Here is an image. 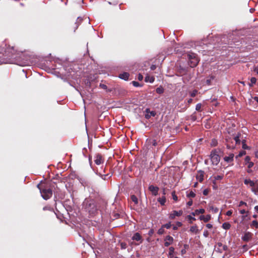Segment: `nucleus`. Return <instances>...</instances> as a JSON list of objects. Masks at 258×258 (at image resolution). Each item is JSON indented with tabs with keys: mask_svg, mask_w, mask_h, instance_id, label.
<instances>
[{
	"mask_svg": "<svg viewBox=\"0 0 258 258\" xmlns=\"http://www.w3.org/2000/svg\"><path fill=\"white\" fill-rule=\"evenodd\" d=\"M83 207L91 216H94L97 212L96 203L93 200L85 199L83 204Z\"/></svg>",
	"mask_w": 258,
	"mask_h": 258,
	"instance_id": "nucleus-1",
	"label": "nucleus"
},
{
	"mask_svg": "<svg viewBox=\"0 0 258 258\" xmlns=\"http://www.w3.org/2000/svg\"><path fill=\"white\" fill-rule=\"evenodd\" d=\"M39 188L42 197L45 200L50 199L52 195V191L51 189L47 187H42L40 184L37 185Z\"/></svg>",
	"mask_w": 258,
	"mask_h": 258,
	"instance_id": "nucleus-2",
	"label": "nucleus"
},
{
	"mask_svg": "<svg viewBox=\"0 0 258 258\" xmlns=\"http://www.w3.org/2000/svg\"><path fill=\"white\" fill-rule=\"evenodd\" d=\"M188 64L191 68L196 67L199 63V59L196 54L190 53L188 54Z\"/></svg>",
	"mask_w": 258,
	"mask_h": 258,
	"instance_id": "nucleus-3",
	"label": "nucleus"
},
{
	"mask_svg": "<svg viewBox=\"0 0 258 258\" xmlns=\"http://www.w3.org/2000/svg\"><path fill=\"white\" fill-rule=\"evenodd\" d=\"M219 151L217 149L212 150L210 154V159L213 165H217L220 160V157L218 154Z\"/></svg>",
	"mask_w": 258,
	"mask_h": 258,
	"instance_id": "nucleus-4",
	"label": "nucleus"
},
{
	"mask_svg": "<svg viewBox=\"0 0 258 258\" xmlns=\"http://www.w3.org/2000/svg\"><path fill=\"white\" fill-rule=\"evenodd\" d=\"M253 235V234L250 232H245L244 233V235L242 236L241 239L243 241L247 242L252 239Z\"/></svg>",
	"mask_w": 258,
	"mask_h": 258,
	"instance_id": "nucleus-5",
	"label": "nucleus"
},
{
	"mask_svg": "<svg viewBox=\"0 0 258 258\" xmlns=\"http://www.w3.org/2000/svg\"><path fill=\"white\" fill-rule=\"evenodd\" d=\"M226 147L229 149H233L235 148V144L233 139L231 138H227L226 139Z\"/></svg>",
	"mask_w": 258,
	"mask_h": 258,
	"instance_id": "nucleus-6",
	"label": "nucleus"
},
{
	"mask_svg": "<svg viewBox=\"0 0 258 258\" xmlns=\"http://www.w3.org/2000/svg\"><path fill=\"white\" fill-rule=\"evenodd\" d=\"M94 162L97 165H100L104 162V159L101 154L97 153L94 157Z\"/></svg>",
	"mask_w": 258,
	"mask_h": 258,
	"instance_id": "nucleus-7",
	"label": "nucleus"
},
{
	"mask_svg": "<svg viewBox=\"0 0 258 258\" xmlns=\"http://www.w3.org/2000/svg\"><path fill=\"white\" fill-rule=\"evenodd\" d=\"M182 214L183 211L181 210L178 211L174 210L170 214L169 217L170 219H174L176 216L179 217L181 216Z\"/></svg>",
	"mask_w": 258,
	"mask_h": 258,
	"instance_id": "nucleus-8",
	"label": "nucleus"
},
{
	"mask_svg": "<svg viewBox=\"0 0 258 258\" xmlns=\"http://www.w3.org/2000/svg\"><path fill=\"white\" fill-rule=\"evenodd\" d=\"M173 240V238L172 236L170 235L166 236V237L165 238V246L168 247V246H169L170 244L172 243Z\"/></svg>",
	"mask_w": 258,
	"mask_h": 258,
	"instance_id": "nucleus-9",
	"label": "nucleus"
},
{
	"mask_svg": "<svg viewBox=\"0 0 258 258\" xmlns=\"http://www.w3.org/2000/svg\"><path fill=\"white\" fill-rule=\"evenodd\" d=\"M149 190L152 192L154 196H157L158 194L159 187L151 185L149 186Z\"/></svg>",
	"mask_w": 258,
	"mask_h": 258,
	"instance_id": "nucleus-10",
	"label": "nucleus"
},
{
	"mask_svg": "<svg viewBox=\"0 0 258 258\" xmlns=\"http://www.w3.org/2000/svg\"><path fill=\"white\" fill-rule=\"evenodd\" d=\"M132 239L133 240L140 241V243H142L143 241L142 237L141 235V234L138 232H136L134 234V235L132 237Z\"/></svg>",
	"mask_w": 258,
	"mask_h": 258,
	"instance_id": "nucleus-11",
	"label": "nucleus"
},
{
	"mask_svg": "<svg viewBox=\"0 0 258 258\" xmlns=\"http://www.w3.org/2000/svg\"><path fill=\"white\" fill-rule=\"evenodd\" d=\"M122 164V162H121V163L118 162L117 165L113 168V172L114 173H117L119 174H120V173L122 171V170L121 169H120V168L122 166V165H121Z\"/></svg>",
	"mask_w": 258,
	"mask_h": 258,
	"instance_id": "nucleus-12",
	"label": "nucleus"
},
{
	"mask_svg": "<svg viewBox=\"0 0 258 258\" xmlns=\"http://www.w3.org/2000/svg\"><path fill=\"white\" fill-rule=\"evenodd\" d=\"M204 172L202 170L198 171L196 178L200 182H202L204 180Z\"/></svg>",
	"mask_w": 258,
	"mask_h": 258,
	"instance_id": "nucleus-13",
	"label": "nucleus"
},
{
	"mask_svg": "<svg viewBox=\"0 0 258 258\" xmlns=\"http://www.w3.org/2000/svg\"><path fill=\"white\" fill-rule=\"evenodd\" d=\"M146 114H145V118L147 119H149L151 116H154L156 115V113L155 111H150L149 109H146Z\"/></svg>",
	"mask_w": 258,
	"mask_h": 258,
	"instance_id": "nucleus-14",
	"label": "nucleus"
},
{
	"mask_svg": "<svg viewBox=\"0 0 258 258\" xmlns=\"http://www.w3.org/2000/svg\"><path fill=\"white\" fill-rule=\"evenodd\" d=\"M234 155L233 153L230 154L228 156H225L224 160L227 163L231 162L233 161Z\"/></svg>",
	"mask_w": 258,
	"mask_h": 258,
	"instance_id": "nucleus-15",
	"label": "nucleus"
},
{
	"mask_svg": "<svg viewBox=\"0 0 258 258\" xmlns=\"http://www.w3.org/2000/svg\"><path fill=\"white\" fill-rule=\"evenodd\" d=\"M205 212V210L204 209H197L191 213V215L193 216L198 215L200 214H204Z\"/></svg>",
	"mask_w": 258,
	"mask_h": 258,
	"instance_id": "nucleus-16",
	"label": "nucleus"
},
{
	"mask_svg": "<svg viewBox=\"0 0 258 258\" xmlns=\"http://www.w3.org/2000/svg\"><path fill=\"white\" fill-rule=\"evenodd\" d=\"M119 78L124 80H127L129 77V74L127 73L124 72L123 73H121L119 74Z\"/></svg>",
	"mask_w": 258,
	"mask_h": 258,
	"instance_id": "nucleus-17",
	"label": "nucleus"
},
{
	"mask_svg": "<svg viewBox=\"0 0 258 258\" xmlns=\"http://www.w3.org/2000/svg\"><path fill=\"white\" fill-rule=\"evenodd\" d=\"M244 183L246 185L249 184L251 187H253L255 185V182L250 179H245L244 180Z\"/></svg>",
	"mask_w": 258,
	"mask_h": 258,
	"instance_id": "nucleus-18",
	"label": "nucleus"
},
{
	"mask_svg": "<svg viewBox=\"0 0 258 258\" xmlns=\"http://www.w3.org/2000/svg\"><path fill=\"white\" fill-rule=\"evenodd\" d=\"M155 80V78L153 76H146L145 78L146 82L153 83Z\"/></svg>",
	"mask_w": 258,
	"mask_h": 258,
	"instance_id": "nucleus-19",
	"label": "nucleus"
},
{
	"mask_svg": "<svg viewBox=\"0 0 258 258\" xmlns=\"http://www.w3.org/2000/svg\"><path fill=\"white\" fill-rule=\"evenodd\" d=\"M158 201L162 206H164L166 203V199L165 196H163L162 198H160L158 199Z\"/></svg>",
	"mask_w": 258,
	"mask_h": 258,
	"instance_id": "nucleus-20",
	"label": "nucleus"
},
{
	"mask_svg": "<svg viewBox=\"0 0 258 258\" xmlns=\"http://www.w3.org/2000/svg\"><path fill=\"white\" fill-rule=\"evenodd\" d=\"M189 230L191 232H194L195 233H198L199 232L198 227L196 225L191 226Z\"/></svg>",
	"mask_w": 258,
	"mask_h": 258,
	"instance_id": "nucleus-21",
	"label": "nucleus"
},
{
	"mask_svg": "<svg viewBox=\"0 0 258 258\" xmlns=\"http://www.w3.org/2000/svg\"><path fill=\"white\" fill-rule=\"evenodd\" d=\"M222 227L223 229H224L225 230H228L230 228L231 225L230 223H229L228 222H225V223H223Z\"/></svg>",
	"mask_w": 258,
	"mask_h": 258,
	"instance_id": "nucleus-22",
	"label": "nucleus"
},
{
	"mask_svg": "<svg viewBox=\"0 0 258 258\" xmlns=\"http://www.w3.org/2000/svg\"><path fill=\"white\" fill-rule=\"evenodd\" d=\"M119 189L121 190V191L126 192H127V187L125 186V185L123 184H121V185L119 186Z\"/></svg>",
	"mask_w": 258,
	"mask_h": 258,
	"instance_id": "nucleus-23",
	"label": "nucleus"
},
{
	"mask_svg": "<svg viewBox=\"0 0 258 258\" xmlns=\"http://www.w3.org/2000/svg\"><path fill=\"white\" fill-rule=\"evenodd\" d=\"M164 91V89L163 88V87H162V86H160V87H158L157 88H156V93L159 94L163 93Z\"/></svg>",
	"mask_w": 258,
	"mask_h": 258,
	"instance_id": "nucleus-24",
	"label": "nucleus"
},
{
	"mask_svg": "<svg viewBox=\"0 0 258 258\" xmlns=\"http://www.w3.org/2000/svg\"><path fill=\"white\" fill-rule=\"evenodd\" d=\"M186 218L188 219L189 223L190 224H192L193 221L196 220V219L194 217L192 216L191 215H187L186 216Z\"/></svg>",
	"mask_w": 258,
	"mask_h": 258,
	"instance_id": "nucleus-25",
	"label": "nucleus"
},
{
	"mask_svg": "<svg viewBox=\"0 0 258 258\" xmlns=\"http://www.w3.org/2000/svg\"><path fill=\"white\" fill-rule=\"evenodd\" d=\"M233 139L234 141V144H235V146L237 144H240V140L239 139V135H238L237 136L235 137Z\"/></svg>",
	"mask_w": 258,
	"mask_h": 258,
	"instance_id": "nucleus-26",
	"label": "nucleus"
},
{
	"mask_svg": "<svg viewBox=\"0 0 258 258\" xmlns=\"http://www.w3.org/2000/svg\"><path fill=\"white\" fill-rule=\"evenodd\" d=\"M131 199L135 205H137L138 204V199L137 197L135 195H132L131 197Z\"/></svg>",
	"mask_w": 258,
	"mask_h": 258,
	"instance_id": "nucleus-27",
	"label": "nucleus"
},
{
	"mask_svg": "<svg viewBox=\"0 0 258 258\" xmlns=\"http://www.w3.org/2000/svg\"><path fill=\"white\" fill-rule=\"evenodd\" d=\"M43 210L44 211H45V210H47V211H49L52 213H54V210H53V209L50 206H45L44 207H43Z\"/></svg>",
	"mask_w": 258,
	"mask_h": 258,
	"instance_id": "nucleus-28",
	"label": "nucleus"
},
{
	"mask_svg": "<svg viewBox=\"0 0 258 258\" xmlns=\"http://www.w3.org/2000/svg\"><path fill=\"white\" fill-rule=\"evenodd\" d=\"M250 83H248V85L250 87H252L253 84H255L256 82V79L255 77H252L250 79Z\"/></svg>",
	"mask_w": 258,
	"mask_h": 258,
	"instance_id": "nucleus-29",
	"label": "nucleus"
},
{
	"mask_svg": "<svg viewBox=\"0 0 258 258\" xmlns=\"http://www.w3.org/2000/svg\"><path fill=\"white\" fill-rule=\"evenodd\" d=\"M174 251V248L173 247H170L169 248V255L171 258L173 257V254Z\"/></svg>",
	"mask_w": 258,
	"mask_h": 258,
	"instance_id": "nucleus-30",
	"label": "nucleus"
},
{
	"mask_svg": "<svg viewBox=\"0 0 258 258\" xmlns=\"http://www.w3.org/2000/svg\"><path fill=\"white\" fill-rule=\"evenodd\" d=\"M209 209H210V211H213L215 213H217L218 212V211H219V209L218 208L214 207L213 206H210Z\"/></svg>",
	"mask_w": 258,
	"mask_h": 258,
	"instance_id": "nucleus-31",
	"label": "nucleus"
},
{
	"mask_svg": "<svg viewBox=\"0 0 258 258\" xmlns=\"http://www.w3.org/2000/svg\"><path fill=\"white\" fill-rule=\"evenodd\" d=\"M250 226H251V227H254L256 229H257L258 228V221H257L256 220H253Z\"/></svg>",
	"mask_w": 258,
	"mask_h": 258,
	"instance_id": "nucleus-32",
	"label": "nucleus"
},
{
	"mask_svg": "<svg viewBox=\"0 0 258 258\" xmlns=\"http://www.w3.org/2000/svg\"><path fill=\"white\" fill-rule=\"evenodd\" d=\"M187 197V198H195L196 197V194L192 191H190V192L189 194H187V195H186Z\"/></svg>",
	"mask_w": 258,
	"mask_h": 258,
	"instance_id": "nucleus-33",
	"label": "nucleus"
},
{
	"mask_svg": "<svg viewBox=\"0 0 258 258\" xmlns=\"http://www.w3.org/2000/svg\"><path fill=\"white\" fill-rule=\"evenodd\" d=\"M198 93V91L196 89L194 90L191 92L190 93V95L192 97H195Z\"/></svg>",
	"mask_w": 258,
	"mask_h": 258,
	"instance_id": "nucleus-34",
	"label": "nucleus"
},
{
	"mask_svg": "<svg viewBox=\"0 0 258 258\" xmlns=\"http://www.w3.org/2000/svg\"><path fill=\"white\" fill-rule=\"evenodd\" d=\"M211 219V216L210 215H207L206 216H205L204 220V222L206 223L208 222Z\"/></svg>",
	"mask_w": 258,
	"mask_h": 258,
	"instance_id": "nucleus-35",
	"label": "nucleus"
},
{
	"mask_svg": "<svg viewBox=\"0 0 258 258\" xmlns=\"http://www.w3.org/2000/svg\"><path fill=\"white\" fill-rule=\"evenodd\" d=\"M202 104L201 103H198L197 105H196V110L198 111H202Z\"/></svg>",
	"mask_w": 258,
	"mask_h": 258,
	"instance_id": "nucleus-36",
	"label": "nucleus"
},
{
	"mask_svg": "<svg viewBox=\"0 0 258 258\" xmlns=\"http://www.w3.org/2000/svg\"><path fill=\"white\" fill-rule=\"evenodd\" d=\"M172 196L174 201H175V202L178 201V197L175 194V191H173L172 192Z\"/></svg>",
	"mask_w": 258,
	"mask_h": 258,
	"instance_id": "nucleus-37",
	"label": "nucleus"
},
{
	"mask_svg": "<svg viewBox=\"0 0 258 258\" xmlns=\"http://www.w3.org/2000/svg\"><path fill=\"white\" fill-rule=\"evenodd\" d=\"M101 176L102 178L104 180L107 179L108 178H110L111 176V175H109V174H106L104 175L101 174Z\"/></svg>",
	"mask_w": 258,
	"mask_h": 258,
	"instance_id": "nucleus-38",
	"label": "nucleus"
},
{
	"mask_svg": "<svg viewBox=\"0 0 258 258\" xmlns=\"http://www.w3.org/2000/svg\"><path fill=\"white\" fill-rule=\"evenodd\" d=\"M162 226L163 228H166V229H169L171 226V222H169L168 223L164 224Z\"/></svg>",
	"mask_w": 258,
	"mask_h": 258,
	"instance_id": "nucleus-39",
	"label": "nucleus"
},
{
	"mask_svg": "<svg viewBox=\"0 0 258 258\" xmlns=\"http://www.w3.org/2000/svg\"><path fill=\"white\" fill-rule=\"evenodd\" d=\"M132 83L134 85V86L136 87L142 86V85L140 84L139 83L136 81H133Z\"/></svg>",
	"mask_w": 258,
	"mask_h": 258,
	"instance_id": "nucleus-40",
	"label": "nucleus"
},
{
	"mask_svg": "<svg viewBox=\"0 0 258 258\" xmlns=\"http://www.w3.org/2000/svg\"><path fill=\"white\" fill-rule=\"evenodd\" d=\"M242 148L243 149H249L248 146H247L246 145V144H245V140H243L242 141Z\"/></svg>",
	"mask_w": 258,
	"mask_h": 258,
	"instance_id": "nucleus-41",
	"label": "nucleus"
},
{
	"mask_svg": "<svg viewBox=\"0 0 258 258\" xmlns=\"http://www.w3.org/2000/svg\"><path fill=\"white\" fill-rule=\"evenodd\" d=\"M164 232H165V231H164V228H163L162 226L161 228H160L158 230L157 233L159 235H162V234H163L164 233Z\"/></svg>",
	"mask_w": 258,
	"mask_h": 258,
	"instance_id": "nucleus-42",
	"label": "nucleus"
},
{
	"mask_svg": "<svg viewBox=\"0 0 258 258\" xmlns=\"http://www.w3.org/2000/svg\"><path fill=\"white\" fill-rule=\"evenodd\" d=\"M245 154L246 152L244 151H242L239 153L238 155L236 157V158H237L238 157H241Z\"/></svg>",
	"mask_w": 258,
	"mask_h": 258,
	"instance_id": "nucleus-43",
	"label": "nucleus"
},
{
	"mask_svg": "<svg viewBox=\"0 0 258 258\" xmlns=\"http://www.w3.org/2000/svg\"><path fill=\"white\" fill-rule=\"evenodd\" d=\"M81 20L79 19V18L77 19V22L75 23V26L74 27V31H76V30L78 28L79 26V24L78 23H79L80 21H81Z\"/></svg>",
	"mask_w": 258,
	"mask_h": 258,
	"instance_id": "nucleus-44",
	"label": "nucleus"
},
{
	"mask_svg": "<svg viewBox=\"0 0 258 258\" xmlns=\"http://www.w3.org/2000/svg\"><path fill=\"white\" fill-rule=\"evenodd\" d=\"M223 177V176L222 175H217L214 176V179L217 180H221Z\"/></svg>",
	"mask_w": 258,
	"mask_h": 258,
	"instance_id": "nucleus-45",
	"label": "nucleus"
},
{
	"mask_svg": "<svg viewBox=\"0 0 258 258\" xmlns=\"http://www.w3.org/2000/svg\"><path fill=\"white\" fill-rule=\"evenodd\" d=\"M250 157L248 156H247L245 158V162L246 164L250 162Z\"/></svg>",
	"mask_w": 258,
	"mask_h": 258,
	"instance_id": "nucleus-46",
	"label": "nucleus"
},
{
	"mask_svg": "<svg viewBox=\"0 0 258 258\" xmlns=\"http://www.w3.org/2000/svg\"><path fill=\"white\" fill-rule=\"evenodd\" d=\"M251 191L254 193L256 194L258 192V184L256 185L255 187H252L251 188Z\"/></svg>",
	"mask_w": 258,
	"mask_h": 258,
	"instance_id": "nucleus-47",
	"label": "nucleus"
},
{
	"mask_svg": "<svg viewBox=\"0 0 258 258\" xmlns=\"http://www.w3.org/2000/svg\"><path fill=\"white\" fill-rule=\"evenodd\" d=\"M243 205H245V206H247V204H246V203H245V202H243V201H240V202H239V204L238 206H239V207H241V206H243Z\"/></svg>",
	"mask_w": 258,
	"mask_h": 258,
	"instance_id": "nucleus-48",
	"label": "nucleus"
},
{
	"mask_svg": "<svg viewBox=\"0 0 258 258\" xmlns=\"http://www.w3.org/2000/svg\"><path fill=\"white\" fill-rule=\"evenodd\" d=\"M209 192V190L208 189H205L203 191V195L205 196H207L208 195Z\"/></svg>",
	"mask_w": 258,
	"mask_h": 258,
	"instance_id": "nucleus-49",
	"label": "nucleus"
},
{
	"mask_svg": "<svg viewBox=\"0 0 258 258\" xmlns=\"http://www.w3.org/2000/svg\"><path fill=\"white\" fill-rule=\"evenodd\" d=\"M138 79L139 81H142L143 79V76L141 74H139L138 76Z\"/></svg>",
	"mask_w": 258,
	"mask_h": 258,
	"instance_id": "nucleus-50",
	"label": "nucleus"
},
{
	"mask_svg": "<svg viewBox=\"0 0 258 258\" xmlns=\"http://www.w3.org/2000/svg\"><path fill=\"white\" fill-rule=\"evenodd\" d=\"M232 214V210H229L226 213V215L228 216H231Z\"/></svg>",
	"mask_w": 258,
	"mask_h": 258,
	"instance_id": "nucleus-51",
	"label": "nucleus"
},
{
	"mask_svg": "<svg viewBox=\"0 0 258 258\" xmlns=\"http://www.w3.org/2000/svg\"><path fill=\"white\" fill-rule=\"evenodd\" d=\"M247 164H248L247 167L248 168H251L253 166V165H254V163L252 162H249V163H248Z\"/></svg>",
	"mask_w": 258,
	"mask_h": 258,
	"instance_id": "nucleus-52",
	"label": "nucleus"
},
{
	"mask_svg": "<svg viewBox=\"0 0 258 258\" xmlns=\"http://www.w3.org/2000/svg\"><path fill=\"white\" fill-rule=\"evenodd\" d=\"M217 144V142L216 141L213 140L211 143L212 146H216Z\"/></svg>",
	"mask_w": 258,
	"mask_h": 258,
	"instance_id": "nucleus-53",
	"label": "nucleus"
},
{
	"mask_svg": "<svg viewBox=\"0 0 258 258\" xmlns=\"http://www.w3.org/2000/svg\"><path fill=\"white\" fill-rule=\"evenodd\" d=\"M203 235L206 237H208L209 235V232L207 230L204 231Z\"/></svg>",
	"mask_w": 258,
	"mask_h": 258,
	"instance_id": "nucleus-54",
	"label": "nucleus"
},
{
	"mask_svg": "<svg viewBox=\"0 0 258 258\" xmlns=\"http://www.w3.org/2000/svg\"><path fill=\"white\" fill-rule=\"evenodd\" d=\"M193 204V202L192 200H190L187 203V205L188 206H191Z\"/></svg>",
	"mask_w": 258,
	"mask_h": 258,
	"instance_id": "nucleus-55",
	"label": "nucleus"
},
{
	"mask_svg": "<svg viewBox=\"0 0 258 258\" xmlns=\"http://www.w3.org/2000/svg\"><path fill=\"white\" fill-rule=\"evenodd\" d=\"M206 226L209 229H211L213 227V225L210 223L207 224Z\"/></svg>",
	"mask_w": 258,
	"mask_h": 258,
	"instance_id": "nucleus-56",
	"label": "nucleus"
},
{
	"mask_svg": "<svg viewBox=\"0 0 258 258\" xmlns=\"http://www.w3.org/2000/svg\"><path fill=\"white\" fill-rule=\"evenodd\" d=\"M186 72V70L185 69H182L181 71H179V73L180 74H182V75H183L184 74H185Z\"/></svg>",
	"mask_w": 258,
	"mask_h": 258,
	"instance_id": "nucleus-57",
	"label": "nucleus"
},
{
	"mask_svg": "<svg viewBox=\"0 0 258 258\" xmlns=\"http://www.w3.org/2000/svg\"><path fill=\"white\" fill-rule=\"evenodd\" d=\"M100 86L103 88V89H107V87L106 85H104V84H100Z\"/></svg>",
	"mask_w": 258,
	"mask_h": 258,
	"instance_id": "nucleus-58",
	"label": "nucleus"
},
{
	"mask_svg": "<svg viewBox=\"0 0 258 258\" xmlns=\"http://www.w3.org/2000/svg\"><path fill=\"white\" fill-rule=\"evenodd\" d=\"M239 212L241 214H244L246 213H247L248 212H246L244 209H242V210H240Z\"/></svg>",
	"mask_w": 258,
	"mask_h": 258,
	"instance_id": "nucleus-59",
	"label": "nucleus"
},
{
	"mask_svg": "<svg viewBox=\"0 0 258 258\" xmlns=\"http://www.w3.org/2000/svg\"><path fill=\"white\" fill-rule=\"evenodd\" d=\"M151 70H152V71H154L156 69V65H154V64H152L151 66Z\"/></svg>",
	"mask_w": 258,
	"mask_h": 258,
	"instance_id": "nucleus-60",
	"label": "nucleus"
},
{
	"mask_svg": "<svg viewBox=\"0 0 258 258\" xmlns=\"http://www.w3.org/2000/svg\"><path fill=\"white\" fill-rule=\"evenodd\" d=\"M253 71L258 75V66L254 67Z\"/></svg>",
	"mask_w": 258,
	"mask_h": 258,
	"instance_id": "nucleus-61",
	"label": "nucleus"
},
{
	"mask_svg": "<svg viewBox=\"0 0 258 258\" xmlns=\"http://www.w3.org/2000/svg\"><path fill=\"white\" fill-rule=\"evenodd\" d=\"M162 194L164 195L163 196H165L166 195V188L165 187L162 188Z\"/></svg>",
	"mask_w": 258,
	"mask_h": 258,
	"instance_id": "nucleus-62",
	"label": "nucleus"
},
{
	"mask_svg": "<svg viewBox=\"0 0 258 258\" xmlns=\"http://www.w3.org/2000/svg\"><path fill=\"white\" fill-rule=\"evenodd\" d=\"M153 229H151L149 231V233H148V234L150 235V236H151L153 234Z\"/></svg>",
	"mask_w": 258,
	"mask_h": 258,
	"instance_id": "nucleus-63",
	"label": "nucleus"
},
{
	"mask_svg": "<svg viewBox=\"0 0 258 258\" xmlns=\"http://www.w3.org/2000/svg\"><path fill=\"white\" fill-rule=\"evenodd\" d=\"M182 223L180 222H176V225L177 227H181L182 226Z\"/></svg>",
	"mask_w": 258,
	"mask_h": 258,
	"instance_id": "nucleus-64",
	"label": "nucleus"
}]
</instances>
